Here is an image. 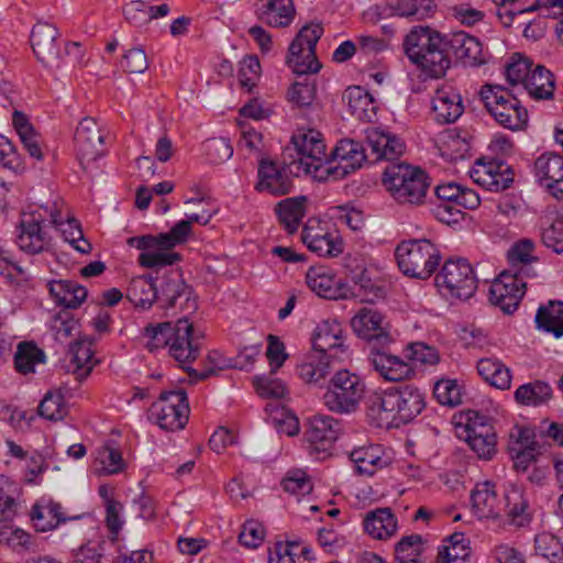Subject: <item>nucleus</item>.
Returning a JSON list of instances; mask_svg holds the SVG:
<instances>
[{
  "label": "nucleus",
  "mask_w": 563,
  "mask_h": 563,
  "mask_svg": "<svg viewBox=\"0 0 563 563\" xmlns=\"http://www.w3.org/2000/svg\"><path fill=\"white\" fill-rule=\"evenodd\" d=\"M533 250L534 243L529 239H522L515 243L507 253L509 262L507 271L527 278L536 277L537 273L530 266L532 262L537 261V257L532 255Z\"/></svg>",
  "instance_id": "e433bc0d"
},
{
  "label": "nucleus",
  "mask_w": 563,
  "mask_h": 563,
  "mask_svg": "<svg viewBox=\"0 0 563 563\" xmlns=\"http://www.w3.org/2000/svg\"><path fill=\"white\" fill-rule=\"evenodd\" d=\"M466 442L479 459L490 460L496 453V434L488 424L467 426Z\"/></svg>",
  "instance_id": "79ce46f5"
},
{
  "label": "nucleus",
  "mask_w": 563,
  "mask_h": 563,
  "mask_svg": "<svg viewBox=\"0 0 563 563\" xmlns=\"http://www.w3.org/2000/svg\"><path fill=\"white\" fill-rule=\"evenodd\" d=\"M368 360L374 369L385 380L399 382L406 379L412 373V367L408 362L396 355L387 353L385 349L379 346L371 350Z\"/></svg>",
  "instance_id": "393cba45"
},
{
  "label": "nucleus",
  "mask_w": 563,
  "mask_h": 563,
  "mask_svg": "<svg viewBox=\"0 0 563 563\" xmlns=\"http://www.w3.org/2000/svg\"><path fill=\"white\" fill-rule=\"evenodd\" d=\"M158 289L154 278L148 275L131 279L126 290L128 299L137 308L148 309L157 300Z\"/></svg>",
  "instance_id": "ea45409f"
},
{
  "label": "nucleus",
  "mask_w": 563,
  "mask_h": 563,
  "mask_svg": "<svg viewBox=\"0 0 563 563\" xmlns=\"http://www.w3.org/2000/svg\"><path fill=\"white\" fill-rule=\"evenodd\" d=\"M191 233L190 221H178L170 231L158 235L133 236L128 240L130 246L153 247L162 243L165 247H175L184 243Z\"/></svg>",
  "instance_id": "72a5a7b5"
},
{
  "label": "nucleus",
  "mask_w": 563,
  "mask_h": 563,
  "mask_svg": "<svg viewBox=\"0 0 563 563\" xmlns=\"http://www.w3.org/2000/svg\"><path fill=\"white\" fill-rule=\"evenodd\" d=\"M472 509L479 519H495L504 511V497L496 492L490 481L477 483L471 493Z\"/></svg>",
  "instance_id": "5701e85b"
},
{
  "label": "nucleus",
  "mask_w": 563,
  "mask_h": 563,
  "mask_svg": "<svg viewBox=\"0 0 563 563\" xmlns=\"http://www.w3.org/2000/svg\"><path fill=\"white\" fill-rule=\"evenodd\" d=\"M291 144L292 147H288V151H294L297 155L291 164L297 163L298 170L319 177L318 172H324L325 165L329 164L321 134L314 130L298 132L292 135Z\"/></svg>",
  "instance_id": "1a4fd4ad"
},
{
  "label": "nucleus",
  "mask_w": 563,
  "mask_h": 563,
  "mask_svg": "<svg viewBox=\"0 0 563 563\" xmlns=\"http://www.w3.org/2000/svg\"><path fill=\"white\" fill-rule=\"evenodd\" d=\"M366 415L376 427L396 422L393 388L369 395L366 400Z\"/></svg>",
  "instance_id": "7c9ffc66"
},
{
  "label": "nucleus",
  "mask_w": 563,
  "mask_h": 563,
  "mask_svg": "<svg viewBox=\"0 0 563 563\" xmlns=\"http://www.w3.org/2000/svg\"><path fill=\"white\" fill-rule=\"evenodd\" d=\"M446 52L464 65L478 66L485 62L482 43L474 36L460 31L445 35Z\"/></svg>",
  "instance_id": "b1692460"
},
{
  "label": "nucleus",
  "mask_w": 563,
  "mask_h": 563,
  "mask_svg": "<svg viewBox=\"0 0 563 563\" xmlns=\"http://www.w3.org/2000/svg\"><path fill=\"white\" fill-rule=\"evenodd\" d=\"M203 151L210 164L218 165L227 162L233 155V147L228 139L212 137L205 142Z\"/></svg>",
  "instance_id": "774afa93"
},
{
  "label": "nucleus",
  "mask_w": 563,
  "mask_h": 563,
  "mask_svg": "<svg viewBox=\"0 0 563 563\" xmlns=\"http://www.w3.org/2000/svg\"><path fill=\"white\" fill-rule=\"evenodd\" d=\"M74 141L77 159L84 168L104 154V134L91 117H86L79 122Z\"/></svg>",
  "instance_id": "2eb2a0df"
},
{
  "label": "nucleus",
  "mask_w": 563,
  "mask_h": 563,
  "mask_svg": "<svg viewBox=\"0 0 563 563\" xmlns=\"http://www.w3.org/2000/svg\"><path fill=\"white\" fill-rule=\"evenodd\" d=\"M323 34L320 23H309L300 29L289 45L286 63L299 76L316 74L321 64L316 56V45Z\"/></svg>",
  "instance_id": "0eeeda50"
},
{
  "label": "nucleus",
  "mask_w": 563,
  "mask_h": 563,
  "mask_svg": "<svg viewBox=\"0 0 563 563\" xmlns=\"http://www.w3.org/2000/svg\"><path fill=\"white\" fill-rule=\"evenodd\" d=\"M189 405L184 389L164 391L151 407V416L167 431L183 429L189 418Z\"/></svg>",
  "instance_id": "9b49d317"
},
{
  "label": "nucleus",
  "mask_w": 563,
  "mask_h": 563,
  "mask_svg": "<svg viewBox=\"0 0 563 563\" xmlns=\"http://www.w3.org/2000/svg\"><path fill=\"white\" fill-rule=\"evenodd\" d=\"M351 327L357 338L385 349L393 341L391 325L387 317L371 307L361 308L351 319Z\"/></svg>",
  "instance_id": "f8f14e48"
},
{
  "label": "nucleus",
  "mask_w": 563,
  "mask_h": 563,
  "mask_svg": "<svg viewBox=\"0 0 563 563\" xmlns=\"http://www.w3.org/2000/svg\"><path fill=\"white\" fill-rule=\"evenodd\" d=\"M48 288L56 303L67 309L78 308L87 298L86 288L73 280H52Z\"/></svg>",
  "instance_id": "4c0bfd02"
},
{
  "label": "nucleus",
  "mask_w": 563,
  "mask_h": 563,
  "mask_svg": "<svg viewBox=\"0 0 563 563\" xmlns=\"http://www.w3.org/2000/svg\"><path fill=\"white\" fill-rule=\"evenodd\" d=\"M332 159L325 165L324 173L334 178H343L361 168L366 161L364 147L353 140H341L331 152Z\"/></svg>",
  "instance_id": "dca6fc26"
},
{
  "label": "nucleus",
  "mask_w": 563,
  "mask_h": 563,
  "mask_svg": "<svg viewBox=\"0 0 563 563\" xmlns=\"http://www.w3.org/2000/svg\"><path fill=\"white\" fill-rule=\"evenodd\" d=\"M435 285L453 297L468 299L477 289V278L466 260H448L435 276Z\"/></svg>",
  "instance_id": "9d476101"
},
{
  "label": "nucleus",
  "mask_w": 563,
  "mask_h": 563,
  "mask_svg": "<svg viewBox=\"0 0 563 563\" xmlns=\"http://www.w3.org/2000/svg\"><path fill=\"white\" fill-rule=\"evenodd\" d=\"M57 38V29L46 22H37L31 32V45L34 54L44 66L49 68L59 67L60 47Z\"/></svg>",
  "instance_id": "f3484780"
},
{
  "label": "nucleus",
  "mask_w": 563,
  "mask_h": 563,
  "mask_svg": "<svg viewBox=\"0 0 563 563\" xmlns=\"http://www.w3.org/2000/svg\"><path fill=\"white\" fill-rule=\"evenodd\" d=\"M537 328L553 333L555 338L563 335V301L550 300L541 306L536 314Z\"/></svg>",
  "instance_id": "49530a36"
},
{
  "label": "nucleus",
  "mask_w": 563,
  "mask_h": 563,
  "mask_svg": "<svg viewBox=\"0 0 563 563\" xmlns=\"http://www.w3.org/2000/svg\"><path fill=\"white\" fill-rule=\"evenodd\" d=\"M364 395L363 379L349 369H340L329 380L323 401L330 411L349 415L358 409Z\"/></svg>",
  "instance_id": "423d86ee"
},
{
  "label": "nucleus",
  "mask_w": 563,
  "mask_h": 563,
  "mask_svg": "<svg viewBox=\"0 0 563 563\" xmlns=\"http://www.w3.org/2000/svg\"><path fill=\"white\" fill-rule=\"evenodd\" d=\"M43 211L48 213L49 224L60 230L66 242L70 244L80 240L82 230L79 222L76 219L63 217L58 202L45 206Z\"/></svg>",
  "instance_id": "603ef678"
},
{
  "label": "nucleus",
  "mask_w": 563,
  "mask_h": 563,
  "mask_svg": "<svg viewBox=\"0 0 563 563\" xmlns=\"http://www.w3.org/2000/svg\"><path fill=\"white\" fill-rule=\"evenodd\" d=\"M363 529L372 539L389 540L398 531V519L389 507H379L364 515Z\"/></svg>",
  "instance_id": "bb28decb"
},
{
  "label": "nucleus",
  "mask_w": 563,
  "mask_h": 563,
  "mask_svg": "<svg viewBox=\"0 0 563 563\" xmlns=\"http://www.w3.org/2000/svg\"><path fill=\"white\" fill-rule=\"evenodd\" d=\"M341 433L340 422L331 416L314 415L308 419L306 439L310 453L318 459H324L330 454L335 441Z\"/></svg>",
  "instance_id": "ddd939ff"
},
{
  "label": "nucleus",
  "mask_w": 563,
  "mask_h": 563,
  "mask_svg": "<svg viewBox=\"0 0 563 563\" xmlns=\"http://www.w3.org/2000/svg\"><path fill=\"white\" fill-rule=\"evenodd\" d=\"M144 335L150 352L168 347L169 355L180 366L195 361L200 352V345L192 336V324L186 318L178 319L176 323L147 324Z\"/></svg>",
  "instance_id": "f03ea898"
},
{
  "label": "nucleus",
  "mask_w": 563,
  "mask_h": 563,
  "mask_svg": "<svg viewBox=\"0 0 563 563\" xmlns=\"http://www.w3.org/2000/svg\"><path fill=\"white\" fill-rule=\"evenodd\" d=\"M13 126L31 157L41 161L43 158L42 137L29 121L27 117L15 110L13 112Z\"/></svg>",
  "instance_id": "c03bdc74"
},
{
  "label": "nucleus",
  "mask_w": 563,
  "mask_h": 563,
  "mask_svg": "<svg viewBox=\"0 0 563 563\" xmlns=\"http://www.w3.org/2000/svg\"><path fill=\"white\" fill-rule=\"evenodd\" d=\"M69 369L78 379L86 378L98 362L93 357L92 342L88 339L76 340L69 346Z\"/></svg>",
  "instance_id": "58836bf2"
},
{
  "label": "nucleus",
  "mask_w": 563,
  "mask_h": 563,
  "mask_svg": "<svg viewBox=\"0 0 563 563\" xmlns=\"http://www.w3.org/2000/svg\"><path fill=\"white\" fill-rule=\"evenodd\" d=\"M551 394L552 388L549 384L536 380L518 387L515 391V399L521 405L538 406L545 402Z\"/></svg>",
  "instance_id": "4d7b16f0"
},
{
  "label": "nucleus",
  "mask_w": 563,
  "mask_h": 563,
  "mask_svg": "<svg viewBox=\"0 0 563 563\" xmlns=\"http://www.w3.org/2000/svg\"><path fill=\"white\" fill-rule=\"evenodd\" d=\"M31 518L35 528L43 532L55 529L59 523L66 521V518L63 517L62 506L54 501L35 505Z\"/></svg>",
  "instance_id": "5fc2aeb1"
},
{
  "label": "nucleus",
  "mask_w": 563,
  "mask_h": 563,
  "mask_svg": "<svg viewBox=\"0 0 563 563\" xmlns=\"http://www.w3.org/2000/svg\"><path fill=\"white\" fill-rule=\"evenodd\" d=\"M157 301L164 309L173 308L179 298L188 299L190 291L183 275L178 271L167 272L157 284Z\"/></svg>",
  "instance_id": "f704fd0d"
},
{
  "label": "nucleus",
  "mask_w": 563,
  "mask_h": 563,
  "mask_svg": "<svg viewBox=\"0 0 563 563\" xmlns=\"http://www.w3.org/2000/svg\"><path fill=\"white\" fill-rule=\"evenodd\" d=\"M523 88L536 100H548L553 97L554 79L550 70L537 65L526 79Z\"/></svg>",
  "instance_id": "de8ad7c7"
},
{
  "label": "nucleus",
  "mask_w": 563,
  "mask_h": 563,
  "mask_svg": "<svg viewBox=\"0 0 563 563\" xmlns=\"http://www.w3.org/2000/svg\"><path fill=\"white\" fill-rule=\"evenodd\" d=\"M48 330L56 342L65 344L70 338L79 334L80 324L69 310L64 309L52 316Z\"/></svg>",
  "instance_id": "09e8293b"
},
{
  "label": "nucleus",
  "mask_w": 563,
  "mask_h": 563,
  "mask_svg": "<svg viewBox=\"0 0 563 563\" xmlns=\"http://www.w3.org/2000/svg\"><path fill=\"white\" fill-rule=\"evenodd\" d=\"M287 96L296 107H309L316 98V81L309 77H302L292 84Z\"/></svg>",
  "instance_id": "69168bd1"
},
{
  "label": "nucleus",
  "mask_w": 563,
  "mask_h": 563,
  "mask_svg": "<svg viewBox=\"0 0 563 563\" xmlns=\"http://www.w3.org/2000/svg\"><path fill=\"white\" fill-rule=\"evenodd\" d=\"M350 113L360 121L372 122L376 118V103L363 88L350 87L345 92Z\"/></svg>",
  "instance_id": "a19ab883"
},
{
  "label": "nucleus",
  "mask_w": 563,
  "mask_h": 563,
  "mask_svg": "<svg viewBox=\"0 0 563 563\" xmlns=\"http://www.w3.org/2000/svg\"><path fill=\"white\" fill-rule=\"evenodd\" d=\"M478 374L492 386L508 389L511 384L510 371L496 358H482L477 363Z\"/></svg>",
  "instance_id": "3c124183"
},
{
  "label": "nucleus",
  "mask_w": 563,
  "mask_h": 563,
  "mask_svg": "<svg viewBox=\"0 0 563 563\" xmlns=\"http://www.w3.org/2000/svg\"><path fill=\"white\" fill-rule=\"evenodd\" d=\"M471 178L477 185L489 191H501L510 187L514 181L511 169L497 162H476L470 172Z\"/></svg>",
  "instance_id": "4be33fe9"
},
{
  "label": "nucleus",
  "mask_w": 563,
  "mask_h": 563,
  "mask_svg": "<svg viewBox=\"0 0 563 563\" xmlns=\"http://www.w3.org/2000/svg\"><path fill=\"white\" fill-rule=\"evenodd\" d=\"M433 7L434 0H387L377 14L384 19L400 16L421 21L431 15Z\"/></svg>",
  "instance_id": "c85d7f7f"
},
{
  "label": "nucleus",
  "mask_w": 563,
  "mask_h": 563,
  "mask_svg": "<svg viewBox=\"0 0 563 563\" xmlns=\"http://www.w3.org/2000/svg\"><path fill=\"white\" fill-rule=\"evenodd\" d=\"M312 345L324 356H336V351L343 347L341 324L335 320L319 323L313 333Z\"/></svg>",
  "instance_id": "2f4dec72"
},
{
  "label": "nucleus",
  "mask_w": 563,
  "mask_h": 563,
  "mask_svg": "<svg viewBox=\"0 0 563 563\" xmlns=\"http://www.w3.org/2000/svg\"><path fill=\"white\" fill-rule=\"evenodd\" d=\"M330 374L329 357L320 354L311 356L298 366L299 377L308 384H319Z\"/></svg>",
  "instance_id": "680f3d73"
},
{
  "label": "nucleus",
  "mask_w": 563,
  "mask_h": 563,
  "mask_svg": "<svg viewBox=\"0 0 563 563\" xmlns=\"http://www.w3.org/2000/svg\"><path fill=\"white\" fill-rule=\"evenodd\" d=\"M528 501L523 497L522 493L512 488L504 496V511L517 526H523L529 521V515L527 514Z\"/></svg>",
  "instance_id": "0e129e2a"
},
{
  "label": "nucleus",
  "mask_w": 563,
  "mask_h": 563,
  "mask_svg": "<svg viewBox=\"0 0 563 563\" xmlns=\"http://www.w3.org/2000/svg\"><path fill=\"white\" fill-rule=\"evenodd\" d=\"M366 415L376 427L396 422L393 388L369 395L366 400Z\"/></svg>",
  "instance_id": "c756f323"
},
{
  "label": "nucleus",
  "mask_w": 563,
  "mask_h": 563,
  "mask_svg": "<svg viewBox=\"0 0 563 563\" xmlns=\"http://www.w3.org/2000/svg\"><path fill=\"white\" fill-rule=\"evenodd\" d=\"M306 201L307 198L305 196H299L286 198L277 203L276 212L279 222L289 234L298 230L306 214Z\"/></svg>",
  "instance_id": "37998d69"
},
{
  "label": "nucleus",
  "mask_w": 563,
  "mask_h": 563,
  "mask_svg": "<svg viewBox=\"0 0 563 563\" xmlns=\"http://www.w3.org/2000/svg\"><path fill=\"white\" fill-rule=\"evenodd\" d=\"M306 284L318 296L327 299H346L354 292L341 282L332 268L318 265L311 266L306 274Z\"/></svg>",
  "instance_id": "a211bd4d"
},
{
  "label": "nucleus",
  "mask_w": 563,
  "mask_h": 563,
  "mask_svg": "<svg viewBox=\"0 0 563 563\" xmlns=\"http://www.w3.org/2000/svg\"><path fill=\"white\" fill-rule=\"evenodd\" d=\"M534 175L558 200H563V156L547 152L534 162Z\"/></svg>",
  "instance_id": "aec40b11"
},
{
  "label": "nucleus",
  "mask_w": 563,
  "mask_h": 563,
  "mask_svg": "<svg viewBox=\"0 0 563 563\" xmlns=\"http://www.w3.org/2000/svg\"><path fill=\"white\" fill-rule=\"evenodd\" d=\"M481 100L495 121L510 131L523 130L528 111L514 92L500 85L486 84L479 90Z\"/></svg>",
  "instance_id": "20e7f679"
},
{
  "label": "nucleus",
  "mask_w": 563,
  "mask_h": 563,
  "mask_svg": "<svg viewBox=\"0 0 563 563\" xmlns=\"http://www.w3.org/2000/svg\"><path fill=\"white\" fill-rule=\"evenodd\" d=\"M507 4L518 16L534 10L541 11L547 18H559L563 14V0H514Z\"/></svg>",
  "instance_id": "6e6d98bb"
},
{
  "label": "nucleus",
  "mask_w": 563,
  "mask_h": 563,
  "mask_svg": "<svg viewBox=\"0 0 563 563\" xmlns=\"http://www.w3.org/2000/svg\"><path fill=\"white\" fill-rule=\"evenodd\" d=\"M44 208L41 206L24 214L16 227V244L26 254H41L53 249V238L47 231L49 216L43 211Z\"/></svg>",
  "instance_id": "6e6552de"
},
{
  "label": "nucleus",
  "mask_w": 563,
  "mask_h": 563,
  "mask_svg": "<svg viewBox=\"0 0 563 563\" xmlns=\"http://www.w3.org/2000/svg\"><path fill=\"white\" fill-rule=\"evenodd\" d=\"M135 247L142 251L139 255V264L146 268L170 266L179 262L181 258L179 253L172 252L173 247H165L162 243H158L153 247Z\"/></svg>",
  "instance_id": "8fccbe9b"
},
{
  "label": "nucleus",
  "mask_w": 563,
  "mask_h": 563,
  "mask_svg": "<svg viewBox=\"0 0 563 563\" xmlns=\"http://www.w3.org/2000/svg\"><path fill=\"white\" fill-rule=\"evenodd\" d=\"M301 240L319 256L335 257L343 252V242L338 234L330 233L317 220H308L302 229Z\"/></svg>",
  "instance_id": "6ab92c4d"
},
{
  "label": "nucleus",
  "mask_w": 563,
  "mask_h": 563,
  "mask_svg": "<svg viewBox=\"0 0 563 563\" xmlns=\"http://www.w3.org/2000/svg\"><path fill=\"white\" fill-rule=\"evenodd\" d=\"M367 144L376 154V159L393 161L402 154L405 145L394 134L377 128L366 130Z\"/></svg>",
  "instance_id": "473e14b6"
},
{
  "label": "nucleus",
  "mask_w": 563,
  "mask_h": 563,
  "mask_svg": "<svg viewBox=\"0 0 563 563\" xmlns=\"http://www.w3.org/2000/svg\"><path fill=\"white\" fill-rule=\"evenodd\" d=\"M383 184L393 199L404 206L422 205L431 186L423 169L405 163L388 165L383 173Z\"/></svg>",
  "instance_id": "7ed1b4c3"
},
{
  "label": "nucleus",
  "mask_w": 563,
  "mask_h": 563,
  "mask_svg": "<svg viewBox=\"0 0 563 563\" xmlns=\"http://www.w3.org/2000/svg\"><path fill=\"white\" fill-rule=\"evenodd\" d=\"M396 422L407 423L413 420L424 408V396L419 388L405 385L393 388Z\"/></svg>",
  "instance_id": "a878e982"
},
{
  "label": "nucleus",
  "mask_w": 563,
  "mask_h": 563,
  "mask_svg": "<svg viewBox=\"0 0 563 563\" xmlns=\"http://www.w3.org/2000/svg\"><path fill=\"white\" fill-rule=\"evenodd\" d=\"M45 362L44 352L34 343L21 342L14 355V365L18 372L29 374L34 372V366Z\"/></svg>",
  "instance_id": "052dcab7"
},
{
  "label": "nucleus",
  "mask_w": 563,
  "mask_h": 563,
  "mask_svg": "<svg viewBox=\"0 0 563 563\" xmlns=\"http://www.w3.org/2000/svg\"><path fill=\"white\" fill-rule=\"evenodd\" d=\"M38 413L51 421L63 420L68 413L63 393L60 390L47 391L38 405Z\"/></svg>",
  "instance_id": "e2e57ef3"
},
{
  "label": "nucleus",
  "mask_w": 563,
  "mask_h": 563,
  "mask_svg": "<svg viewBox=\"0 0 563 563\" xmlns=\"http://www.w3.org/2000/svg\"><path fill=\"white\" fill-rule=\"evenodd\" d=\"M395 256L399 269L418 279L432 276L441 261L440 250L428 239L402 241L397 245Z\"/></svg>",
  "instance_id": "39448f33"
},
{
  "label": "nucleus",
  "mask_w": 563,
  "mask_h": 563,
  "mask_svg": "<svg viewBox=\"0 0 563 563\" xmlns=\"http://www.w3.org/2000/svg\"><path fill=\"white\" fill-rule=\"evenodd\" d=\"M534 543L536 552L551 563H558L563 560V545L555 536L540 533L536 537Z\"/></svg>",
  "instance_id": "338daca9"
},
{
  "label": "nucleus",
  "mask_w": 563,
  "mask_h": 563,
  "mask_svg": "<svg viewBox=\"0 0 563 563\" xmlns=\"http://www.w3.org/2000/svg\"><path fill=\"white\" fill-rule=\"evenodd\" d=\"M471 549L464 533L455 532L450 536L445 544L438 552L439 563H464L470 556Z\"/></svg>",
  "instance_id": "864d4df0"
},
{
  "label": "nucleus",
  "mask_w": 563,
  "mask_h": 563,
  "mask_svg": "<svg viewBox=\"0 0 563 563\" xmlns=\"http://www.w3.org/2000/svg\"><path fill=\"white\" fill-rule=\"evenodd\" d=\"M269 563H311V551L296 542L278 543L269 555Z\"/></svg>",
  "instance_id": "13d9d810"
},
{
  "label": "nucleus",
  "mask_w": 563,
  "mask_h": 563,
  "mask_svg": "<svg viewBox=\"0 0 563 563\" xmlns=\"http://www.w3.org/2000/svg\"><path fill=\"white\" fill-rule=\"evenodd\" d=\"M260 19L273 27H286L295 18L292 0H261Z\"/></svg>",
  "instance_id": "c9c22d12"
},
{
  "label": "nucleus",
  "mask_w": 563,
  "mask_h": 563,
  "mask_svg": "<svg viewBox=\"0 0 563 563\" xmlns=\"http://www.w3.org/2000/svg\"><path fill=\"white\" fill-rule=\"evenodd\" d=\"M423 549L424 540L420 534L405 536L395 544V559L398 563H419Z\"/></svg>",
  "instance_id": "bf43d9fd"
},
{
  "label": "nucleus",
  "mask_w": 563,
  "mask_h": 563,
  "mask_svg": "<svg viewBox=\"0 0 563 563\" xmlns=\"http://www.w3.org/2000/svg\"><path fill=\"white\" fill-rule=\"evenodd\" d=\"M409 60L433 78H441L451 66L445 35L429 27L413 26L404 40Z\"/></svg>",
  "instance_id": "f257e3e1"
},
{
  "label": "nucleus",
  "mask_w": 563,
  "mask_h": 563,
  "mask_svg": "<svg viewBox=\"0 0 563 563\" xmlns=\"http://www.w3.org/2000/svg\"><path fill=\"white\" fill-rule=\"evenodd\" d=\"M258 181L255 189L273 196H284L291 191L292 178L289 173L269 158H262L258 164Z\"/></svg>",
  "instance_id": "412c9836"
},
{
  "label": "nucleus",
  "mask_w": 563,
  "mask_h": 563,
  "mask_svg": "<svg viewBox=\"0 0 563 563\" xmlns=\"http://www.w3.org/2000/svg\"><path fill=\"white\" fill-rule=\"evenodd\" d=\"M432 111L439 123H453L464 111L462 97L449 86L437 89L432 97Z\"/></svg>",
  "instance_id": "cd10ccee"
},
{
  "label": "nucleus",
  "mask_w": 563,
  "mask_h": 563,
  "mask_svg": "<svg viewBox=\"0 0 563 563\" xmlns=\"http://www.w3.org/2000/svg\"><path fill=\"white\" fill-rule=\"evenodd\" d=\"M350 457L360 475L372 476L387 464L378 445L354 449Z\"/></svg>",
  "instance_id": "a18cd8bd"
},
{
  "label": "nucleus",
  "mask_w": 563,
  "mask_h": 563,
  "mask_svg": "<svg viewBox=\"0 0 563 563\" xmlns=\"http://www.w3.org/2000/svg\"><path fill=\"white\" fill-rule=\"evenodd\" d=\"M527 277L504 271L492 284L489 301L505 313H512L526 294Z\"/></svg>",
  "instance_id": "4468645a"
}]
</instances>
